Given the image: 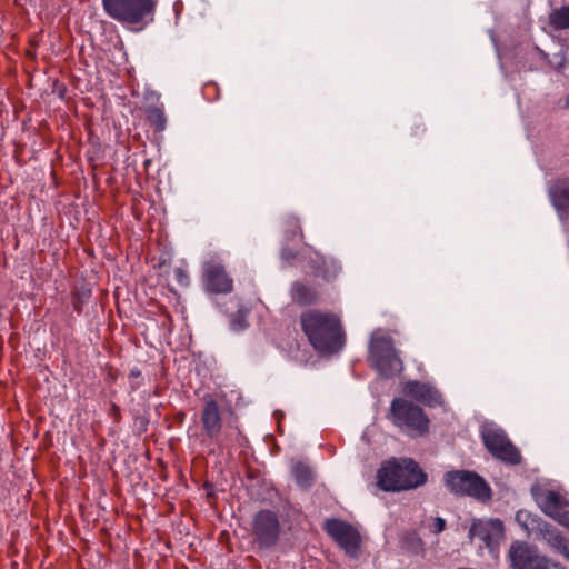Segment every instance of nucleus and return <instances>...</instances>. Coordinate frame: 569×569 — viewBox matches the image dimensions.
Listing matches in <instances>:
<instances>
[{"instance_id": "nucleus-12", "label": "nucleus", "mask_w": 569, "mask_h": 569, "mask_svg": "<svg viewBox=\"0 0 569 569\" xmlns=\"http://www.w3.org/2000/svg\"><path fill=\"white\" fill-rule=\"evenodd\" d=\"M202 283L204 290L214 295H228L233 290V279L224 264L216 259L203 262Z\"/></svg>"}, {"instance_id": "nucleus-10", "label": "nucleus", "mask_w": 569, "mask_h": 569, "mask_svg": "<svg viewBox=\"0 0 569 569\" xmlns=\"http://www.w3.org/2000/svg\"><path fill=\"white\" fill-rule=\"evenodd\" d=\"M482 440L490 455L506 465L516 466L522 460L518 448L501 429H488L482 432Z\"/></svg>"}, {"instance_id": "nucleus-31", "label": "nucleus", "mask_w": 569, "mask_h": 569, "mask_svg": "<svg viewBox=\"0 0 569 569\" xmlns=\"http://www.w3.org/2000/svg\"><path fill=\"white\" fill-rule=\"evenodd\" d=\"M559 525L563 526L569 530V510L562 511L556 519Z\"/></svg>"}, {"instance_id": "nucleus-24", "label": "nucleus", "mask_w": 569, "mask_h": 569, "mask_svg": "<svg viewBox=\"0 0 569 569\" xmlns=\"http://www.w3.org/2000/svg\"><path fill=\"white\" fill-rule=\"evenodd\" d=\"M403 542L412 548H421L423 542L417 532L412 531L403 537Z\"/></svg>"}, {"instance_id": "nucleus-6", "label": "nucleus", "mask_w": 569, "mask_h": 569, "mask_svg": "<svg viewBox=\"0 0 569 569\" xmlns=\"http://www.w3.org/2000/svg\"><path fill=\"white\" fill-rule=\"evenodd\" d=\"M447 489L459 497H471L479 501L491 499V489L486 480L471 470H450L443 475Z\"/></svg>"}, {"instance_id": "nucleus-15", "label": "nucleus", "mask_w": 569, "mask_h": 569, "mask_svg": "<svg viewBox=\"0 0 569 569\" xmlns=\"http://www.w3.org/2000/svg\"><path fill=\"white\" fill-rule=\"evenodd\" d=\"M309 269L315 278H321L325 281H332L341 271V266L335 259H327L318 252L310 258Z\"/></svg>"}, {"instance_id": "nucleus-20", "label": "nucleus", "mask_w": 569, "mask_h": 569, "mask_svg": "<svg viewBox=\"0 0 569 569\" xmlns=\"http://www.w3.org/2000/svg\"><path fill=\"white\" fill-rule=\"evenodd\" d=\"M549 24L555 30L569 29V3L549 13Z\"/></svg>"}, {"instance_id": "nucleus-8", "label": "nucleus", "mask_w": 569, "mask_h": 569, "mask_svg": "<svg viewBox=\"0 0 569 569\" xmlns=\"http://www.w3.org/2000/svg\"><path fill=\"white\" fill-rule=\"evenodd\" d=\"M516 519L528 535L536 531L553 551L569 560V539L560 530L527 511H518Z\"/></svg>"}, {"instance_id": "nucleus-5", "label": "nucleus", "mask_w": 569, "mask_h": 569, "mask_svg": "<svg viewBox=\"0 0 569 569\" xmlns=\"http://www.w3.org/2000/svg\"><path fill=\"white\" fill-rule=\"evenodd\" d=\"M157 3L158 0H102L107 14L126 24L151 22Z\"/></svg>"}, {"instance_id": "nucleus-29", "label": "nucleus", "mask_w": 569, "mask_h": 569, "mask_svg": "<svg viewBox=\"0 0 569 569\" xmlns=\"http://www.w3.org/2000/svg\"><path fill=\"white\" fill-rule=\"evenodd\" d=\"M109 415L111 416V418L113 419L114 422L118 423L121 421V418H122L121 410L117 403H114V402L111 403Z\"/></svg>"}, {"instance_id": "nucleus-27", "label": "nucleus", "mask_w": 569, "mask_h": 569, "mask_svg": "<svg viewBox=\"0 0 569 569\" xmlns=\"http://www.w3.org/2000/svg\"><path fill=\"white\" fill-rule=\"evenodd\" d=\"M446 529V520L441 517L433 518L431 531L433 533H440Z\"/></svg>"}, {"instance_id": "nucleus-35", "label": "nucleus", "mask_w": 569, "mask_h": 569, "mask_svg": "<svg viewBox=\"0 0 569 569\" xmlns=\"http://www.w3.org/2000/svg\"><path fill=\"white\" fill-rule=\"evenodd\" d=\"M234 429H236L237 436L242 437V433H241V430L239 429V427H236Z\"/></svg>"}, {"instance_id": "nucleus-30", "label": "nucleus", "mask_w": 569, "mask_h": 569, "mask_svg": "<svg viewBox=\"0 0 569 569\" xmlns=\"http://www.w3.org/2000/svg\"><path fill=\"white\" fill-rule=\"evenodd\" d=\"M287 222L292 228V230H291L292 234L295 236L298 233L300 236V238L302 239L303 234H302V230H301V227H300L298 220L296 218H290V219H288Z\"/></svg>"}, {"instance_id": "nucleus-11", "label": "nucleus", "mask_w": 569, "mask_h": 569, "mask_svg": "<svg viewBox=\"0 0 569 569\" xmlns=\"http://www.w3.org/2000/svg\"><path fill=\"white\" fill-rule=\"evenodd\" d=\"M323 530L347 555L351 557L358 555L361 547V537L353 526L341 519L329 518L323 523Z\"/></svg>"}, {"instance_id": "nucleus-17", "label": "nucleus", "mask_w": 569, "mask_h": 569, "mask_svg": "<svg viewBox=\"0 0 569 569\" xmlns=\"http://www.w3.org/2000/svg\"><path fill=\"white\" fill-rule=\"evenodd\" d=\"M290 298L299 307H311L318 303L320 296L315 287L295 281L290 287Z\"/></svg>"}, {"instance_id": "nucleus-28", "label": "nucleus", "mask_w": 569, "mask_h": 569, "mask_svg": "<svg viewBox=\"0 0 569 569\" xmlns=\"http://www.w3.org/2000/svg\"><path fill=\"white\" fill-rule=\"evenodd\" d=\"M174 274H176V278H177L178 282L181 286H187L189 283V277H188L187 272L182 268H176L174 269Z\"/></svg>"}, {"instance_id": "nucleus-1", "label": "nucleus", "mask_w": 569, "mask_h": 569, "mask_svg": "<svg viewBox=\"0 0 569 569\" xmlns=\"http://www.w3.org/2000/svg\"><path fill=\"white\" fill-rule=\"evenodd\" d=\"M300 326L309 343L322 355L339 352L346 335L339 316L329 311L310 309L300 315Z\"/></svg>"}, {"instance_id": "nucleus-16", "label": "nucleus", "mask_w": 569, "mask_h": 569, "mask_svg": "<svg viewBox=\"0 0 569 569\" xmlns=\"http://www.w3.org/2000/svg\"><path fill=\"white\" fill-rule=\"evenodd\" d=\"M542 512L553 520L569 506V500L555 490H547L536 498Z\"/></svg>"}, {"instance_id": "nucleus-4", "label": "nucleus", "mask_w": 569, "mask_h": 569, "mask_svg": "<svg viewBox=\"0 0 569 569\" xmlns=\"http://www.w3.org/2000/svg\"><path fill=\"white\" fill-rule=\"evenodd\" d=\"M282 526L278 512L271 509L257 511L250 523L252 548L257 552L273 550L281 540Z\"/></svg>"}, {"instance_id": "nucleus-13", "label": "nucleus", "mask_w": 569, "mask_h": 569, "mask_svg": "<svg viewBox=\"0 0 569 569\" xmlns=\"http://www.w3.org/2000/svg\"><path fill=\"white\" fill-rule=\"evenodd\" d=\"M509 559L513 569H550L548 558L525 541L516 540L510 545Z\"/></svg>"}, {"instance_id": "nucleus-14", "label": "nucleus", "mask_w": 569, "mask_h": 569, "mask_svg": "<svg viewBox=\"0 0 569 569\" xmlns=\"http://www.w3.org/2000/svg\"><path fill=\"white\" fill-rule=\"evenodd\" d=\"M405 392L419 402L429 407L443 403L442 395L432 386L417 380L408 381L403 388Z\"/></svg>"}, {"instance_id": "nucleus-9", "label": "nucleus", "mask_w": 569, "mask_h": 569, "mask_svg": "<svg viewBox=\"0 0 569 569\" xmlns=\"http://www.w3.org/2000/svg\"><path fill=\"white\" fill-rule=\"evenodd\" d=\"M200 422L204 437L216 441L221 448L229 446L230 439L228 436L221 439L223 427L222 412L219 402L212 395H204L202 398Z\"/></svg>"}, {"instance_id": "nucleus-33", "label": "nucleus", "mask_w": 569, "mask_h": 569, "mask_svg": "<svg viewBox=\"0 0 569 569\" xmlns=\"http://www.w3.org/2000/svg\"><path fill=\"white\" fill-rule=\"evenodd\" d=\"M141 376V371L137 368L132 369L129 373V378L130 379H136V378H139Z\"/></svg>"}, {"instance_id": "nucleus-26", "label": "nucleus", "mask_w": 569, "mask_h": 569, "mask_svg": "<svg viewBox=\"0 0 569 569\" xmlns=\"http://www.w3.org/2000/svg\"><path fill=\"white\" fill-rule=\"evenodd\" d=\"M281 258L291 264L298 258V252L290 248H284L281 251Z\"/></svg>"}, {"instance_id": "nucleus-25", "label": "nucleus", "mask_w": 569, "mask_h": 569, "mask_svg": "<svg viewBox=\"0 0 569 569\" xmlns=\"http://www.w3.org/2000/svg\"><path fill=\"white\" fill-rule=\"evenodd\" d=\"M231 327L233 330L244 329L247 327V321L244 319V315L241 312H237V313L232 315Z\"/></svg>"}, {"instance_id": "nucleus-7", "label": "nucleus", "mask_w": 569, "mask_h": 569, "mask_svg": "<svg viewBox=\"0 0 569 569\" xmlns=\"http://www.w3.org/2000/svg\"><path fill=\"white\" fill-rule=\"evenodd\" d=\"M371 367L383 378H393L403 370L402 360L389 337H373L369 345Z\"/></svg>"}, {"instance_id": "nucleus-34", "label": "nucleus", "mask_w": 569, "mask_h": 569, "mask_svg": "<svg viewBox=\"0 0 569 569\" xmlns=\"http://www.w3.org/2000/svg\"><path fill=\"white\" fill-rule=\"evenodd\" d=\"M177 417L179 418V420H180V421H182V420H183V418H184V413H183V412H180V413H178V415H177Z\"/></svg>"}, {"instance_id": "nucleus-32", "label": "nucleus", "mask_w": 569, "mask_h": 569, "mask_svg": "<svg viewBox=\"0 0 569 569\" xmlns=\"http://www.w3.org/2000/svg\"><path fill=\"white\" fill-rule=\"evenodd\" d=\"M134 422L139 425V427L142 431H147L149 420L146 416H137L134 418Z\"/></svg>"}, {"instance_id": "nucleus-2", "label": "nucleus", "mask_w": 569, "mask_h": 569, "mask_svg": "<svg viewBox=\"0 0 569 569\" xmlns=\"http://www.w3.org/2000/svg\"><path fill=\"white\" fill-rule=\"evenodd\" d=\"M428 475L412 458H390L377 470V486L387 492L412 490L423 486Z\"/></svg>"}, {"instance_id": "nucleus-3", "label": "nucleus", "mask_w": 569, "mask_h": 569, "mask_svg": "<svg viewBox=\"0 0 569 569\" xmlns=\"http://www.w3.org/2000/svg\"><path fill=\"white\" fill-rule=\"evenodd\" d=\"M389 419L410 437H426L429 433L430 420L423 409L412 401L395 398L389 409Z\"/></svg>"}, {"instance_id": "nucleus-18", "label": "nucleus", "mask_w": 569, "mask_h": 569, "mask_svg": "<svg viewBox=\"0 0 569 569\" xmlns=\"http://www.w3.org/2000/svg\"><path fill=\"white\" fill-rule=\"evenodd\" d=\"M549 194L556 209L569 214V179H557L550 187Z\"/></svg>"}, {"instance_id": "nucleus-22", "label": "nucleus", "mask_w": 569, "mask_h": 569, "mask_svg": "<svg viewBox=\"0 0 569 569\" xmlns=\"http://www.w3.org/2000/svg\"><path fill=\"white\" fill-rule=\"evenodd\" d=\"M147 121L156 132H162L166 129L167 118L162 109L152 107L147 110Z\"/></svg>"}, {"instance_id": "nucleus-21", "label": "nucleus", "mask_w": 569, "mask_h": 569, "mask_svg": "<svg viewBox=\"0 0 569 569\" xmlns=\"http://www.w3.org/2000/svg\"><path fill=\"white\" fill-rule=\"evenodd\" d=\"M91 293V289L87 286L73 289L71 292V303L76 312L81 313L83 311V307L89 302Z\"/></svg>"}, {"instance_id": "nucleus-19", "label": "nucleus", "mask_w": 569, "mask_h": 569, "mask_svg": "<svg viewBox=\"0 0 569 569\" xmlns=\"http://www.w3.org/2000/svg\"><path fill=\"white\" fill-rule=\"evenodd\" d=\"M501 521L496 520L492 522H483L481 520L473 521L469 529V538L473 539L475 537L479 538L480 540L485 541L487 546L491 542V529L497 527L498 529H501Z\"/></svg>"}, {"instance_id": "nucleus-23", "label": "nucleus", "mask_w": 569, "mask_h": 569, "mask_svg": "<svg viewBox=\"0 0 569 569\" xmlns=\"http://www.w3.org/2000/svg\"><path fill=\"white\" fill-rule=\"evenodd\" d=\"M295 478L301 486H308L312 481V472L303 463H297L293 468Z\"/></svg>"}]
</instances>
